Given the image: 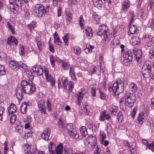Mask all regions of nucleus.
<instances>
[{
  "label": "nucleus",
  "instance_id": "nucleus-1",
  "mask_svg": "<svg viewBox=\"0 0 154 154\" xmlns=\"http://www.w3.org/2000/svg\"><path fill=\"white\" fill-rule=\"evenodd\" d=\"M108 27L105 25L100 26L98 29L97 30V34L100 36H103V39L105 41H109L111 37V34L108 32Z\"/></svg>",
  "mask_w": 154,
  "mask_h": 154
},
{
  "label": "nucleus",
  "instance_id": "nucleus-2",
  "mask_svg": "<svg viewBox=\"0 0 154 154\" xmlns=\"http://www.w3.org/2000/svg\"><path fill=\"white\" fill-rule=\"evenodd\" d=\"M125 104L130 107H132L136 102V97L135 94L127 91L125 95Z\"/></svg>",
  "mask_w": 154,
  "mask_h": 154
},
{
  "label": "nucleus",
  "instance_id": "nucleus-3",
  "mask_svg": "<svg viewBox=\"0 0 154 154\" xmlns=\"http://www.w3.org/2000/svg\"><path fill=\"white\" fill-rule=\"evenodd\" d=\"M46 11L44 6L41 4H36L34 6V12L35 15L38 17L44 16Z\"/></svg>",
  "mask_w": 154,
  "mask_h": 154
},
{
  "label": "nucleus",
  "instance_id": "nucleus-4",
  "mask_svg": "<svg viewBox=\"0 0 154 154\" xmlns=\"http://www.w3.org/2000/svg\"><path fill=\"white\" fill-rule=\"evenodd\" d=\"M97 140L94 135H88V136L83 140V142L85 145H88L91 143V146L92 148L94 147L97 143Z\"/></svg>",
  "mask_w": 154,
  "mask_h": 154
},
{
  "label": "nucleus",
  "instance_id": "nucleus-5",
  "mask_svg": "<svg viewBox=\"0 0 154 154\" xmlns=\"http://www.w3.org/2000/svg\"><path fill=\"white\" fill-rule=\"evenodd\" d=\"M124 58L125 59L124 61V63L125 66H129L131 63L133 59V54L131 51L128 50L126 51V53L124 54Z\"/></svg>",
  "mask_w": 154,
  "mask_h": 154
},
{
  "label": "nucleus",
  "instance_id": "nucleus-6",
  "mask_svg": "<svg viewBox=\"0 0 154 154\" xmlns=\"http://www.w3.org/2000/svg\"><path fill=\"white\" fill-rule=\"evenodd\" d=\"M10 64L13 66L12 69L15 71L18 70L20 67L25 70L27 69V66L26 64L21 62L12 61H11Z\"/></svg>",
  "mask_w": 154,
  "mask_h": 154
},
{
  "label": "nucleus",
  "instance_id": "nucleus-7",
  "mask_svg": "<svg viewBox=\"0 0 154 154\" xmlns=\"http://www.w3.org/2000/svg\"><path fill=\"white\" fill-rule=\"evenodd\" d=\"M32 84H30L25 87L23 91V92L26 94H30L33 93L35 91V87L34 84L31 82Z\"/></svg>",
  "mask_w": 154,
  "mask_h": 154
},
{
  "label": "nucleus",
  "instance_id": "nucleus-8",
  "mask_svg": "<svg viewBox=\"0 0 154 154\" xmlns=\"http://www.w3.org/2000/svg\"><path fill=\"white\" fill-rule=\"evenodd\" d=\"M73 125L71 124L68 125L67 127V130L69 133V135L77 139L79 137V135L76 133V132H72Z\"/></svg>",
  "mask_w": 154,
  "mask_h": 154
},
{
  "label": "nucleus",
  "instance_id": "nucleus-9",
  "mask_svg": "<svg viewBox=\"0 0 154 154\" xmlns=\"http://www.w3.org/2000/svg\"><path fill=\"white\" fill-rule=\"evenodd\" d=\"M57 126H59L62 130H64L66 128L68 127V125L64 121H63L61 118H59L57 122Z\"/></svg>",
  "mask_w": 154,
  "mask_h": 154
},
{
  "label": "nucleus",
  "instance_id": "nucleus-10",
  "mask_svg": "<svg viewBox=\"0 0 154 154\" xmlns=\"http://www.w3.org/2000/svg\"><path fill=\"white\" fill-rule=\"evenodd\" d=\"M118 84L115 82L112 85L109 86L108 87V89L109 92H112V94H116V93L117 92V94H118Z\"/></svg>",
  "mask_w": 154,
  "mask_h": 154
},
{
  "label": "nucleus",
  "instance_id": "nucleus-11",
  "mask_svg": "<svg viewBox=\"0 0 154 154\" xmlns=\"http://www.w3.org/2000/svg\"><path fill=\"white\" fill-rule=\"evenodd\" d=\"M50 133V129L49 128H46V130L42 134L41 138L45 140H48L49 139Z\"/></svg>",
  "mask_w": 154,
  "mask_h": 154
},
{
  "label": "nucleus",
  "instance_id": "nucleus-12",
  "mask_svg": "<svg viewBox=\"0 0 154 154\" xmlns=\"http://www.w3.org/2000/svg\"><path fill=\"white\" fill-rule=\"evenodd\" d=\"M151 69H146L145 67H142L141 73L144 78H148L151 75Z\"/></svg>",
  "mask_w": 154,
  "mask_h": 154
},
{
  "label": "nucleus",
  "instance_id": "nucleus-13",
  "mask_svg": "<svg viewBox=\"0 0 154 154\" xmlns=\"http://www.w3.org/2000/svg\"><path fill=\"white\" fill-rule=\"evenodd\" d=\"M32 69L34 72L39 75H41L44 71L40 66H33Z\"/></svg>",
  "mask_w": 154,
  "mask_h": 154
},
{
  "label": "nucleus",
  "instance_id": "nucleus-14",
  "mask_svg": "<svg viewBox=\"0 0 154 154\" xmlns=\"http://www.w3.org/2000/svg\"><path fill=\"white\" fill-rule=\"evenodd\" d=\"M110 116L108 114H106V110L103 111V113L100 115V120L102 121H104L105 119L109 120L110 119Z\"/></svg>",
  "mask_w": 154,
  "mask_h": 154
},
{
  "label": "nucleus",
  "instance_id": "nucleus-15",
  "mask_svg": "<svg viewBox=\"0 0 154 154\" xmlns=\"http://www.w3.org/2000/svg\"><path fill=\"white\" fill-rule=\"evenodd\" d=\"M7 43L8 45H11L14 43L16 45H17L18 41L17 39L14 37L11 36L8 38L7 40Z\"/></svg>",
  "mask_w": 154,
  "mask_h": 154
},
{
  "label": "nucleus",
  "instance_id": "nucleus-16",
  "mask_svg": "<svg viewBox=\"0 0 154 154\" xmlns=\"http://www.w3.org/2000/svg\"><path fill=\"white\" fill-rule=\"evenodd\" d=\"M17 110L16 107V106L13 103H11L10 104L9 108L8 109V115L10 116L15 113Z\"/></svg>",
  "mask_w": 154,
  "mask_h": 154
},
{
  "label": "nucleus",
  "instance_id": "nucleus-17",
  "mask_svg": "<svg viewBox=\"0 0 154 154\" xmlns=\"http://www.w3.org/2000/svg\"><path fill=\"white\" fill-rule=\"evenodd\" d=\"M23 93L24 92L23 91V90L20 88H18L17 90L16 96L19 101L23 99Z\"/></svg>",
  "mask_w": 154,
  "mask_h": 154
},
{
  "label": "nucleus",
  "instance_id": "nucleus-18",
  "mask_svg": "<svg viewBox=\"0 0 154 154\" xmlns=\"http://www.w3.org/2000/svg\"><path fill=\"white\" fill-rule=\"evenodd\" d=\"M129 32L130 34H137L138 32L137 26L135 25H132L129 27Z\"/></svg>",
  "mask_w": 154,
  "mask_h": 154
},
{
  "label": "nucleus",
  "instance_id": "nucleus-19",
  "mask_svg": "<svg viewBox=\"0 0 154 154\" xmlns=\"http://www.w3.org/2000/svg\"><path fill=\"white\" fill-rule=\"evenodd\" d=\"M133 53L136 59L139 60L142 57L141 51L140 49L137 50H134L133 51Z\"/></svg>",
  "mask_w": 154,
  "mask_h": 154
},
{
  "label": "nucleus",
  "instance_id": "nucleus-20",
  "mask_svg": "<svg viewBox=\"0 0 154 154\" xmlns=\"http://www.w3.org/2000/svg\"><path fill=\"white\" fill-rule=\"evenodd\" d=\"M54 147V152L55 154H62V150L63 149V146L61 143H60L59 145L57 146L55 148Z\"/></svg>",
  "mask_w": 154,
  "mask_h": 154
},
{
  "label": "nucleus",
  "instance_id": "nucleus-21",
  "mask_svg": "<svg viewBox=\"0 0 154 154\" xmlns=\"http://www.w3.org/2000/svg\"><path fill=\"white\" fill-rule=\"evenodd\" d=\"M85 33L88 39H90L93 36V31L92 29L89 26H87L85 29Z\"/></svg>",
  "mask_w": 154,
  "mask_h": 154
},
{
  "label": "nucleus",
  "instance_id": "nucleus-22",
  "mask_svg": "<svg viewBox=\"0 0 154 154\" xmlns=\"http://www.w3.org/2000/svg\"><path fill=\"white\" fill-rule=\"evenodd\" d=\"M122 10L124 11H126L130 6V3L129 1L123 2L122 4Z\"/></svg>",
  "mask_w": 154,
  "mask_h": 154
},
{
  "label": "nucleus",
  "instance_id": "nucleus-23",
  "mask_svg": "<svg viewBox=\"0 0 154 154\" xmlns=\"http://www.w3.org/2000/svg\"><path fill=\"white\" fill-rule=\"evenodd\" d=\"M140 40L139 37L134 36L132 37L131 41L130 42L131 44L133 45H135L140 43Z\"/></svg>",
  "mask_w": 154,
  "mask_h": 154
},
{
  "label": "nucleus",
  "instance_id": "nucleus-24",
  "mask_svg": "<svg viewBox=\"0 0 154 154\" xmlns=\"http://www.w3.org/2000/svg\"><path fill=\"white\" fill-rule=\"evenodd\" d=\"M116 83L118 85L117 88L119 90V93H121L124 90V84L123 82L121 81L120 82H116Z\"/></svg>",
  "mask_w": 154,
  "mask_h": 154
},
{
  "label": "nucleus",
  "instance_id": "nucleus-25",
  "mask_svg": "<svg viewBox=\"0 0 154 154\" xmlns=\"http://www.w3.org/2000/svg\"><path fill=\"white\" fill-rule=\"evenodd\" d=\"M93 71L92 73L96 72V74L99 75L101 73V67L100 66H97L93 68Z\"/></svg>",
  "mask_w": 154,
  "mask_h": 154
},
{
  "label": "nucleus",
  "instance_id": "nucleus-26",
  "mask_svg": "<svg viewBox=\"0 0 154 154\" xmlns=\"http://www.w3.org/2000/svg\"><path fill=\"white\" fill-rule=\"evenodd\" d=\"M27 105L26 103H23L20 107V111L23 114H25L26 112Z\"/></svg>",
  "mask_w": 154,
  "mask_h": 154
},
{
  "label": "nucleus",
  "instance_id": "nucleus-27",
  "mask_svg": "<svg viewBox=\"0 0 154 154\" xmlns=\"http://www.w3.org/2000/svg\"><path fill=\"white\" fill-rule=\"evenodd\" d=\"M80 132L83 137H85L88 134L87 129L85 126H82L80 128Z\"/></svg>",
  "mask_w": 154,
  "mask_h": 154
},
{
  "label": "nucleus",
  "instance_id": "nucleus-28",
  "mask_svg": "<svg viewBox=\"0 0 154 154\" xmlns=\"http://www.w3.org/2000/svg\"><path fill=\"white\" fill-rule=\"evenodd\" d=\"M129 89L133 93L136 92L137 91V86L134 83L132 82L129 86Z\"/></svg>",
  "mask_w": 154,
  "mask_h": 154
},
{
  "label": "nucleus",
  "instance_id": "nucleus-29",
  "mask_svg": "<svg viewBox=\"0 0 154 154\" xmlns=\"http://www.w3.org/2000/svg\"><path fill=\"white\" fill-rule=\"evenodd\" d=\"M24 153L26 154H28L30 152L31 148L27 144H24L23 146Z\"/></svg>",
  "mask_w": 154,
  "mask_h": 154
},
{
  "label": "nucleus",
  "instance_id": "nucleus-30",
  "mask_svg": "<svg viewBox=\"0 0 154 154\" xmlns=\"http://www.w3.org/2000/svg\"><path fill=\"white\" fill-rule=\"evenodd\" d=\"M38 107L39 110L43 108H46L45 101L43 100H41L38 101Z\"/></svg>",
  "mask_w": 154,
  "mask_h": 154
},
{
  "label": "nucleus",
  "instance_id": "nucleus-31",
  "mask_svg": "<svg viewBox=\"0 0 154 154\" xmlns=\"http://www.w3.org/2000/svg\"><path fill=\"white\" fill-rule=\"evenodd\" d=\"M144 120L143 114L140 113L139 114L138 117L137 119V121L138 123L140 124H142Z\"/></svg>",
  "mask_w": 154,
  "mask_h": 154
},
{
  "label": "nucleus",
  "instance_id": "nucleus-32",
  "mask_svg": "<svg viewBox=\"0 0 154 154\" xmlns=\"http://www.w3.org/2000/svg\"><path fill=\"white\" fill-rule=\"evenodd\" d=\"M30 84L26 80H22L21 82V87H19V88H21L23 91V90L25 89V87H26V86H27V85H29Z\"/></svg>",
  "mask_w": 154,
  "mask_h": 154
},
{
  "label": "nucleus",
  "instance_id": "nucleus-33",
  "mask_svg": "<svg viewBox=\"0 0 154 154\" xmlns=\"http://www.w3.org/2000/svg\"><path fill=\"white\" fill-rule=\"evenodd\" d=\"M117 111L118 109L115 106H113L110 109V112L111 113L112 115L113 116H115Z\"/></svg>",
  "mask_w": 154,
  "mask_h": 154
},
{
  "label": "nucleus",
  "instance_id": "nucleus-34",
  "mask_svg": "<svg viewBox=\"0 0 154 154\" xmlns=\"http://www.w3.org/2000/svg\"><path fill=\"white\" fill-rule=\"evenodd\" d=\"M46 81L49 82L51 83V86H54L55 84V82L53 77H51V76H49L48 78V79H45Z\"/></svg>",
  "mask_w": 154,
  "mask_h": 154
},
{
  "label": "nucleus",
  "instance_id": "nucleus-35",
  "mask_svg": "<svg viewBox=\"0 0 154 154\" xmlns=\"http://www.w3.org/2000/svg\"><path fill=\"white\" fill-rule=\"evenodd\" d=\"M152 63L149 61H146L145 62V65L143 67H145L146 69H151Z\"/></svg>",
  "mask_w": 154,
  "mask_h": 154
},
{
  "label": "nucleus",
  "instance_id": "nucleus-36",
  "mask_svg": "<svg viewBox=\"0 0 154 154\" xmlns=\"http://www.w3.org/2000/svg\"><path fill=\"white\" fill-rule=\"evenodd\" d=\"M6 71L5 69L4 66L0 65V76L1 75H4L6 74Z\"/></svg>",
  "mask_w": 154,
  "mask_h": 154
},
{
  "label": "nucleus",
  "instance_id": "nucleus-37",
  "mask_svg": "<svg viewBox=\"0 0 154 154\" xmlns=\"http://www.w3.org/2000/svg\"><path fill=\"white\" fill-rule=\"evenodd\" d=\"M7 25L8 29L10 30L11 33L13 34H15V32L14 31V28L13 26L11 24V23L9 22H7Z\"/></svg>",
  "mask_w": 154,
  "mask_h": 154
},
{
  "label": "nucleus",
  "instance_id": "nucleus-38",
  "mask_svg": "<svg viewBox=\"0 0 154 154\" xmlns=\"http://www.w3.org/2000/svg\"><path fill=\"white\" fill-rule=\"evenodd\" d=\"M73 49L74 51H75V52L76 54L79 55L81 53V49L78 46H75V47H74Z\"/></svg>",
  "mask_w": 154,
  "mask_h": 154
},
{
  "label": "nucleus",
  "instance_id": "nucleus-39",
  "mask_svg": "<svg viewBox=\"0 0 154 154\" xmlns=\"http://www.w3.org/2000/svg\"><path fill=\"white\" fill-rule=\"evenodd\" d=\"M35 26V22H32L30 24H28L27 26L30 32H32V30L34 28Z\"/></svg>",
  "mask_w": 154,
  "mask_h": 154
},
{
  "label": "nucleus",
  "instance_id": "nucleus-40",
  "mask_svg": "<svg viewBox=\"0 0 154 154\" xmlns=\"http://www.w3.org/2000/svg\"><path fill=\"white\" fill-rule=\"evenodd\" d=\"M61 81L62 82L63 85L64 89H66L67 88L66 84V83L67 82V80L65 77H62L61 79Z\"/></svg>",
  "mask_w": 154,
  "mask_h": 154
},
{
  "label": "nucleus",
  "instance_id": "nucleus-41",
  "mask_svg": "<svg viewBox=\"0 0 154 154\" xmlns=\"http://www.w3.org/2000/svg\"><path fill=\"white\" fill-rule=\"evenodd\" d=\"M67 84L68 85V86L69 91L70 92H71L74 88L73 83L71 81H69Z\"/></svg>",
  "mask_w": 154,
  "mask_h": 154
},
{
  "label": "nucleus",
  "instance_id": "nucleus-42",
  "mask_svg": "<svg viewBox=\"0 0 154 154\" xmlns=\"http://www.w3.org/2000/svg\"><path fill=\"white\" fill-rule=\"evenodd\" d=\"M83 17L82 15H81L79 19V23L80 25L81 29H82L84 28L83 23L84 22V20Z\"/></svg>",
  "mask_w": 154,
  "mask_h": 154
},
{
  "label": "nucleus",
  "instance_id": "nucleus-43",
  "mask_svg": "<svg viewBox=\"0 0 154 154\" xmlns=\"http://www.w3.org/2000/svg\"><path fill=\"white\" fill-rule=\"evenodd\" d=\"M85 94V92L81 93V92H79V93L78 94L77 100L81 101L83 98V96Z\"/></svg>",
  "mask_w": 154,
  "mask_h": 154
},
{
  "label": "nucleus",
  "instance_id": "nucleus-44",
  "mask_svg": "<svg viewBox=\"0 0 154 154\" xmlns=\"http://www.w3.org/2000/svg\"><path fill=\"white\" fill-rule=\"evenodd\" d=\"M100 98L102 100H105L106 99V95L101 91L99 90Z\"/></svg>",
  "mask_w": 154,
  "mask_h": 154
},
{
  "label": "nucleus",
  "instance_id": "nucleus-45",
  "mask_svg": "<svg viewBox=\"0 0 154 154\" xmlns=\"http://www.w3.org/2000/svg\"><path fill=\"white\" fill-rule=\"evenodd\" d=\"M16 116L15 115H13L11 116L10 118V123L13 125L14 123L16 121Z\"/></svg>",
  "mask_w": 154,
  "mask_h": 154
},
{
  "label": "nucleus",
  "instance_id": "nucleus-46",
  "mask_svg": "<svg viewBox=\"0 0 154 154\" xmlns=\"http://www.w3.org/2000/svg\"><path fill=\"white\" fill-rule=\"evenodd\" d=\"M66 15L67 16L66 17V20L69 21H70L72 18V14L70 12L67 11L66 13Z\"/></svg>",
  "mask_w": 154,
  "mask_h": 154
},
{
  "label": "nucleus",
  "instance_id": "nucleus-47",
  "mask_svg": "<svg viewBox=\"0 0 154 154\" xmlns=\"http://www.w3.org/2000/svg\"><path fill=\"white\" fill-rule=\"evenodd\" d=\"M15 3L16 5L18 7H21L23 4L21 0H15Z\"/></svg>",
  "mask_w": 154,
  "mask_h": 154
},
{
  "label": "nucleus",
  "instance_id": "nucleus-48",
  "mask_svg": "<svg viewBox=\"0 0 154 154\" xmlns=\"http://www.w3.org/2000/svg\"><path fill=\"white\" fill-rule=\"evenodd\" d=\"M149 55V58H150L151 59H152L154 57V48H152L150 50Z\"/></svg>",
  "mask_w": 154,
  "mask_h": 154
},
{
  "label": "nucleus",
  "instance_id": "nucleus-49",
  "mask_svg": "<svg viewBox=\"0 0 154 154\" xmlns=\"http://www.w3.org/2000/svg\"><path fill=\"white\" fill-rule=\"evenodd\" d=\"M46 105L48 111L49 112H51V103L48 100L46 102Z\"/></svg>",
  "mask_w": 154,
  "mask_h": 154
},
{
  "label": "nucleus",
  "instance_id": "nucleus-50",
  "mask_svg": "<svg viewBox=\"0 0 154 154\" xmlns=\"http://www.w3.org/2000/svg\"><path fill=\"white\" fill-rule=\"evenodd\" d=\"M137 107H135L133 109L132 112L131 113V116L133 119H134L135 116L137 112Z\"/></svg>",
  "mask_w": 154,
  "mask_h": 154
},
{
  "label": "nucleus",
  "instance_id": "nucleus-51",
  "mask_svg": "<svg viewBox=\"0 0 154 154\" xmlns=\"http://www.w3.org/2000/svg\"><path fill=\"white\" fill-rule=\"evenodd\" d=\"M26 74L28 77L30 79H33V76L32 75V73L31 70H28L26 72Z\"/></svg>",
  "mask_w": 154,
  "mask_h": 154
},
{
  "label": "nucleus",
  "instance_id": "nucleus-52",
  "mask_svg": "<svg viewBox=\"0 0 154 154\" xmlns=\"http://www.w3.org/2000/svg\"><path fill=\"white\" fill-rule=\"evenodd\" d=\"M4 111V109L2 106H0V120L2 121V114Z\"/></svg>",
  "mask_w": 154,
  "mask_h": 154
},
{
  "label": "nucleus",
  "instance_id": "nucleus-53",
  "mask_svg": "<svg viewBox=\"0 0 154 154\" xmlns=\"http://www.w3.org/2000/svg\"><path fill=\"white\" fill-rule=\"evenodd\" d=\"M16 129L18 133L21 134L23 132V127L21 126L18 125Z\"/></svg>",
  "mask_w": 154,
  "mask_h": 154
},
{
  "label": "nucleus",
  "instance_id": "nucleus-54",
  "mask_svg": "<svg viewBox=\"0 0 154 154\" xmlns=\"http://www.w3.org/2000/svg\"><path fill=\"white\" fill-rule=\"evenodd\" d=\"M147 45L148 47L154 45V37L152 38L151 40L148 43Z\"/></svg>",
  "mask_w": 154,
  "mask_h": 154
},
{
  "label": "nucleus",
  "instance_id": "nucleus-55",
  "mask_svg": "<svg viewBox=\"0 0 154 154\" xmlns=\"http://www.w3.org/2000/svg\"><path fill=\"white\" fill-rule=\"evenodd\" d=\"M44 72L45 76V79H48V78L51 76V75L49 74L48 69L46 68H45L44 69Z\"/></svg>",
  "mask_w": 154,
  "mask_h": 154
},
{
  "label": "nucleus",
  "instance_id": "nucleus-56",
  "mask_svg": "<svg viewBox=\"0 0 154 154\" xmlns=\"http://www.w3.org/2000/svg\"><path fill=\"white\" fill-rule=\"evenodd\" d=\"M53 146H48V151L51 154H55L54 152V149L53 148Z\"/></svg>",
  "mask_w": 154,
  "mask_h": 154
},
{
  "label": "nucleus",
  "instance_id": "nucleus-57",
  "mask_svg": "<svg viewBox=\"0 0 154 154\" xmlns=\"http://www.w3.org/2000/svg\"><path fill=\"white\" fill-rule=\"evenodd\" d=\"M36 41L37 42V46L39 50L40 51H41L42 47V42L40 41H37V40H36Z\"/></svg>",
  "mask_w": 154,
  "mask_h": 154
},
{
  "label": "nucleus",
  "instance_id": "nucleus-58",
  "mask_svg": "<svg viewBox=\"0 0 154 154\" xmlns=\"http://www.w3.org/2000/svg\"><path fill=\"white\" fill-rule=\"evenodd\" d=\"M117 118L119 120H120L121 121L123 119V116L122 115V112H119L117 113Z\"/></svg>",
  "mask_w": 154,
  "mask_h": 154
},
{
  "label": "nucleus",
  "instance_id": "nucleus-59",
  "mask_svg": "<svg viewBox=\"0 0 154 154\" xmlns=\"http://www.w3.org/2000/svg\"><path fill=\"white\" fill-rule=\"evenodd\" d=\"M50 59L51 65L52 67H54V59L53 56V55H50Z\"/></svg>",
  "mask_w": 154,
  "mask_h": 154
},
{
  "label": "nucleus",
  "instance_id": "nucleus-60",
  "mask_svg": "<svg viewBox=\"0 0 154 154\" xmlns=\"http://www.w3.org/2000/svg\"><path fill=\"white\" fill-rule=\"evenodd\" d=\"M54 43L56 45L60 46L61 45V42L60 41V39L58 37H57V38L54 40Z\"/></svg>",
  "mask_w": 154,
  "mask_h": 154
},
{
  "label": "nucleus",
  "instance_id": "nucleus-61",
  "mask_svg": "<svg viewBox=\"0 0 154 154\" xmlns=\"http://www.w3.org/2000/svg\"><path fill=\"white\" fill-rule=\"evenodd\" d=\"M91 96L93 97L95 96H96V89L92 88L91 89Z\"/></svg>",
  "mask_w": 154,
  "mask_h": 154
},
{
  "label": "nucleus",
  "instance_id": "nucleus-62",
  "mask_svg": "<svg viewBox=\"0 0 154 154\" xmlns=\"http://www.w3.org/2000/svg\"><path fill=\"white\" fill-rule=\"evenodd\" d=\"M87 46L88 48H86L85 50H88V51H91V50L94 48V46L93 45H90L89 44L87 45Z\"/></svg>",
  "mask_w": 154,
  "mask_h": 154
},
{
  "label": "nucleus",
  "instance_id": "nucleus-63",
  "mask_svg": "<svg viewBox=\"0 0 154 154\" xmlns=\"http://www.w3.org/2000/svg\"><path fill=\"white\" fill-rule=\"evenodd\" d=\"M1 56H2L1 60H5L6 57V54L4 52H1Z\"/></svg>",
  "mask_w": 154,
  "mask_h": 154
},
{
  "label": "nucleus",
  "instance_id": "nucleus-64",
  "mask_svg": "<svg viewBox=\"0 0 154 154\" xmlns=\"http://www.w3.org/2000/svg\"><path fill=\"white\" fill-rule=\"evenodd\" d=\"M102 5V2L100 0H98V1L95 3L94 5L97 6V7H101Z\"/></svg>",
  "mask_w": 154,
  "mask_h": 154
}]
</instances>
